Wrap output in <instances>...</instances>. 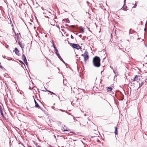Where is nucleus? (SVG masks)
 Wrapping results in <instances>:
<instances>
[{
    "label": "nucleus",
    "mask_w": 147,
    "mask_h": 147,
    "mask_svg": "<svg viewBox=\"0 0 147 147\" xmlns=\"http://www.w3.org/2000/svg\"><path fill=\"white\" fill-rule=\"evenodd\" d=\"M100 59L99 57H95L93 59V63L94 66L96 67H99L100 65Z\"/></svg>",
    "instance_id": "obj_1"
},
{
    "label": "nucleus",
    "mask_w": 147,
    "mask_h": 147,
    "mask_svg": "<svg viewBox=\"0 0 147 147\" xmlns=\"http://www.w3.org/2000/svg\"><path fill=\"white\" fill-rule=\"evenodd\" d=\"M84 61L85 62L89 58L88 52L86 51L84 53Z\"/></svg>",
    "instance_id": "obj_2"
},
{
    "label": "nucleus",
    "mask_w": 147,
    "mask_h": 147,
    "mask_svg": "<svg viewBox=\"0 0 147 147\" xmlns=\"http://www.w3.org/2000/svg\"><path fill=\"white\" fill-rule=\"evenodd\" d=\"M72 47L73 48L76 49L78 50L79 49H80L81 48V47L78 44H73L72 45Z\"/></svg>",
    "instance_id": "obj_3"
},
{
    "label": "nucleus",
    "mask_w": 147,
    "mask_h": 147,
    "mask_svg": "<svg viewBox=\"0 0 147 147\" xmlns=\"http://www.w3.org/2000/svg\"><path fill=\"white\" fill-rule=\"evenodd\" d=\"M62 129L64 131H70V130L69 129H67V128L65 125L62 126Z\"/></svg>",
    "instance_id": "obj_4"
},
{
    "label": "nucleus",
    "mask_w": 147,
    "mask_h": 147,
    "mask_svg": "<svg viewBox=\"0 0 147 147\" xmlns=\"http://www.w3.org/2000/svg\"><path fill=\"white\" fill-rule=\"evenodd\" d=\"M34 101L35 103V107L36 108H39L41 110H42V109L40 107V106L38 103H37L36 101V100L34 98Z\"/></svg>",
    "instance_id": "obj_5"
},
{
    "label": "nucleus",
    "mask_w": 147,
    "mask_h": 147,
    "mask_svg": "<svg viewBox=\"0 0 147 147\" xmlns=\"http://www.w3.org/2000/svg\"><path fill=\"white\" fill-rule=\"evenodd\" d=\"M15 53L18 55H19L20 54L19 51L18 50L17 48H15Z\"/></svg>",
    "instance_id": "obj_6"
},
{
    "label": "nucleus",
    "mask_w": 147,
    "mask_h": 147,
    "mask_svg": "<svg viewBox=\"0 0 147 147\" xmlns=\"http://www.w3.org/2000/svg\"><path fill=\"white\" fill-rule=\"evenodd\" d=\"M57 56H58L59 59H60V60L62 61L63 62V63L65 64V61L63 60V59L61 58V57L59 54H58V55Z\"/></svg>",
    "instance_id": "obj_7"
},
{
    "label": "nucleus",
    "mask_w": 147,
    "mask_h": 147,
    "mask_svg": "<svg viewBox=\"0 0 147 147\" xmlns=\"http://www.w3.org/2000/svg\"><path fill=\"white\" fill-rule=\"evenodd\" d=\"M22 58L24 61H26V60H27L26 56L23 54L22 55Z\"/></svg>",
    "instance_id": "obj_8"
},
{
    "label": "nucleus",
    "mask_w": 147,
    "mask_h": 147,
    "mask_svg": "<svg viewBox=\"0 0 147 147\" xmlns=\"http://www.w3.org/2000/svg\"><path fill=\"white\" fill-rule=\"evenodd\" d=\"M115 135H117V127H115Z\"/></svg>",
    "instance_id": "obj_9"
},
{
    "label": "nucleus",
    "mask_w": 147,
    "mask_h": 147,
    "mask_svg": "<svg viewBox=\"0 0 147 147\" xmlns=\"http://www.w3.org/2000/svg\"><path fill=\"white\" fill-rule=\"evenodd\" d=\"M107 89L108 91H111L112 90V88L109 87H107Z\"/></svg>",
    "instance_id": "obj_10"
},
{
    "label": "nucleus",
    "mask_w": 147,
    "mask_h": 147,
    "mask_svg": "<svg viewBox=\"0 0 147 147\" xmlns=\"http://www.w3.org/2000/svg\"><path fill=\"white\" fill-rule=\"evenodd\" d=\"M18 43L22 49H23V48H24V46L22 45V43L20 42H19Z\"/></svg>",
    "instance_id": "obj_11"
},
{
    "label": "nucleus",
    "mask_w": 147,
    "mask_h": 147,
    "mask_svg": "<svg viewBox=\"0 0 147 147\" xmlns=\"http://www.w3.org/2000/svg\"><path fill=\"white\" fill-rule=\"evenodd\" d=\"M55 53H56V54L57 55V56L58 55V54H59L58 53V50L57 49H55Z\"/></svg>",
    "instance_id": "obj_12"
},
{
    "label": "nucleus",
    "mask_w": 147,
    "mask_h": 147,
    "mask_svg": "<svg viewBox=\"0 0 147 147\" xmlns=\"http://www.w3.org/2000/svg\"><path fill=\"white\" fill-rule=\"evenodd\" d=\"M144 84V83L143 82H142L141 83H139V88L141 87Z\"/></svg>",
    "instance_id": "obj_13"
},
{
    "label": "nucleus",
    "mask_w": 147,
    "mask_h": 147,
    "mask_svg": "<svg viewBox=\"0 0 147 147\" xmlns=\"http://www.w3.org/2000/svg\"><path fill=\"white\" fill-rule=\"evenodd\" d=\"M47 91L48 92H50V93H52V94H53L55 95L56 96H57L56 95L55 93H54L53 92H51V91H50L49 90H47Z\"/></svg>",
    "instance_id": "obj_14"
},
{
    "label": "nucleus",
    "mask_w": 147,
    "mask_h": 147,
    "mask_svg": "<svg viewBox=\"0 0 147 147\" xmlns=\"http://www.w3.org/2000/svg\"><path fill=\"white\" fill-rule=\"evenodd\" d=\"M126 7H124L123 6L122 8L124 10L126 11L127 10L125 9Z\"/></svg>",
    "instance_id": "obj_15"
},
{
    "label": "nucleus",
    "mask_w": 147,
    "mask_h": 147,
    "mask_svg": "<svg viewBox=\"0 0 147 147\" xmlns=\"http://www.w3.org/2000/svg\"><path fill=\"white\" fill-rule=\"evenodd\" d=\"M25 63V64L27 65H28V62H27V60H26V61H24Z\"/></svg>",
    "instance_id": "obj_16"
},
{
    "label": "nucleus",
    "mask_w": 147,
    "mask_h": 147,
    "mask_svg": "<svg viewBox=\"0 0 147 147\" xmlns=\"http://www.w3.org/2000/svg\"><path fill=\"white\" fill-rule=\"evenodd\" d=\"M19 61L20 63L23 64L25 65L24 64V63L22 61L20 60Z\"/></svg>",
    "instance_id": "obj_17"
},
{
    "label": "nucleus",
    "mask_w": 147,
    "mask_h": 147,
    "mask_svg": "<svg viewBox=\"0 0 147 147\" xmlns=\"http://www.w3.org/2000/svg\"><path fill=\"white\" fill-rule=\"evenodd\" d=\"M138 75H136L135 76V79H136V80H137V79H138Z\"/></svg>",
    "instance_id": "obj_18"
},
{
    "label": "nucleus",
    "mask_w": 147,
    "mask_h": 147,
    "mask_svg": "<svg viewBox=\"0 0 147 147\" xmlns=\"http://www.w3.org/2000/svg\"><path fill=\"white\" fill-rule=\"evenodd\" d=\"M59 110L61 111H62V112H65V111L64 110L59 109Z\"/></svg>",
    "instance_id": "obj_19"
},
{
    "label": "nucleus",
    "mask_w": 147,
    "mask_h": 147,
    "mask_svg": "<svg viewBox=\"0 0 147 147\" xmlns=\"http://www.w3.org/2000/svg\"><path fill=\"white\" fill-rule=\"evenodd\" d=\"M71 38L72 39H74V37L72 36V35H71Z\"/></svg>",
    "instance_id": "obj_20"
},
{
    "label": "nucleus",
    "mask_w": 147,
    "mask_h": 147,
    "mask_svg": "<svg viewBox=\"0 0 147 147\" xmlns=\"http://www.w3.org/2000/svg\"><path fill=\"white\" fill-rule=\"evenodd\" d=\"M81 31H82V32H84V29H83V28H81Z\"/></svg>",
    "instance_id": "obj_21"
},
{
    "label": "nucleus",
    "mask_w": 147,
    "mask_h": 147,
    "mask_svg": "<svg viewBox=\"0 0 147 147\" xmlns=\"http://www.w3.org/2000/svg\"><path fill=\"white\" fill-rule=\"evenodd\" d=\"M138 80H136V79H135V78H134V79L133 80V81H137Z\"/></svg>",
    "instance_id": "obj_22"
},
{
    "label": "nucleus",
    "mask_w": 147,
    "mask_h": 147,
    "mask_svg": "<svg viewBox=\"0 0 147 147\" xmlns=\"http://www.w3.org/2000/svg\"><path fill=\"white\" fill-rule=\"evenodd\" d=\"M1 106H0V112H1L2 113V111L1 110Z\"/></svg>",
    "instance_id": "obj_23"
},
{
    "label": "nucleus",
    "mask_w": 147,
    "mask_h": 147,
    "mask_svg": "<svg viewBox=\"0 0 147 147\" xmlns=\"http://www.w3.org/2000/svg\"><path fill=\"white\" fill-rule=\"evenodd\" d=\"M2 66L1 65V62H0V67L1 68H2Z\"/></svg>",
    "instance_id": "obj_24"
},
{
    "label": "nucleus",
    "mask_w": 147,
    "mask_h": 147,
    "mask_svg": "<svg viewBox=\"0 0 147 147\" xmlns=\"http://www.w3.org/2000/svg\"><path fill=\"white\" fill-rule=\"evenodd\" d=\"M131 30L130 29V30L129 31V34L132 33H131Z\"/></svg>",
    "instance_id": "obj_25"
},
{
    "label": "nucleus",
    "mask_w": 147,
    "mask_h": 147,
    "mask_svg": "<svg viewBox=\"0 0 147 147\" xmlns=\"http://www.w3.org/2000/svg\"><path fill=\"white\" fill-rule=\"evenodd\" d=\"M79 36V37H81H81H82V35H80Z\"/></svg>",
    "instance_id": "obj_26"
},
{
    "label": "nucleus",
    "mask_w": 147,
    "mask_h": 147,
    "mask_svg": "<svg viewBox=\"0 0 147 147\" xmlns=\"http://www.w3.org/2000/svg\"><path fill=\"white\" fill-rule=\"evenodd\" d=\"M53 47H54V49L55 50V49H56V48L55 47V46H54Z\"/></svg>",
    "instance_id": "obj_27"
},
{
    "label": "nucleus",
    "mask_w": 147,
    "mask_h": 147,
    "mask_svg": "<svg viewBox=\"0 0 147 147\" xmlns=\"http://www.w3.org/2000/svg\"><path fill=\"white\" fill-rule=\"evenodd\" d=\"M113 72H114V74H116V72H115L114 71V70H113Z\"/></svg>",
    "instance_id": "obj_28"
},
{
    "label": "nucleus",
    "mask_w": 147,
    "mask_h": 147,
    "mask_svg": "<svg viewBox=\"0 0 147 147\" xmlns=\"http://www.w3.org/2000/svg\"><path fill=\"white\" fill-rule=\"evenodd\" d=\"M136 6H137V5H136V4H135V6L134 7H136Z\"/></svg>",
    "instance_id": "obj_29"
},
{
    "label": "nucleus",
    "mask_w": 147,
    "mask_h": 147,
    "mask_svg": "<svg viewBox=\"0 0 147 147\" xmlns=\"http://www.w3.org/2000/svg\"><path fill=\"white\" fill-rule=\"evenodd\" d=\"M126 2V0H124V3H125Z\"/></svg>",
    "instance_id": "obj_30"
},
{
    "label": "nucleus",
    "mask_w": 147,
    "mask_h": 147,
    "mask_svg": "<svg viewBox=\"0 0 147 147\" xmlns=\"http://www.w3.org/2000/svg\"><path fill=\"white\" fill-rule=\"evenodd\" d=\"M87 3H88V4L89 3V2L88 1H87Z\"/></svg>",
    "instance_id": "obj_31"
},
{
    "label": "nucleus",
    "mask_w": 147,
    "mask_h": 147,
    "mask_svg": "<svg viewBox=\"0 0 147 147\" xmlns=\"http://www.w3.org/2000/svg\"><path fill=\"white\" fill-rule=\"evenodd\" d=\"M49 147H53L51 145H50V146H49Z\"/></svg>",
    "instance_id": "obj_32"
},
{
    "label": "nucleus",
    "mask_w": 147,
    "mask_h": 147,
    "mask_svg": "<svg viewBox=\"0 0 147 147\" xmlns=\"http://www.w3.org/2000/svg\"><path fill=\"white\" fill-rule=\"evenodd\" d=\"M73 117V118H74V120H75V119L74 117V116Z\"/></svg>",
    "instance_id": "obj_33"
},
{
    "label": "nucleus",
    "mask_w": 147,
    "mask_h": 147,
    "mask_svg": "<svg viewBox=\"0 0 147 147\" xmlns=\"http://www.w3.org/2000/svg\"><path fill=\"white\" fill-rule=\"evenodd\" d=\"M37 147H41L40 146H38Z\"/></svg>",
    "instance_id": "obj_34"
},
{
    "label": "nucleus",
    "mask_w": 147,
    "mask_h": 147,
    "mask_svg": "<svg viewBox=\"0 0 147 147\" xmlns=\"http://www.w3.org/2000/svg\"><path fill=\"white\" fill-rule=\"evenodd\" d=\"M28 146V147H32L31 146Z\"/></svg>",
    "instance_id": "obj_35"
},
{
    "label": "nucleus",
    "mask_w": 147,
    "mask_h": 147,
    "mask_svg": "<svg viewBox=\"0 0 147 147\" xmlns=\"http://www.w3.org/2000/svg\"><path fill=\"white\" fill-rule=\"evenodd\" d=\"M57 27L59 29H60V28H59V26H57Z\"/></svg>",
    "instance_id": "obj_36"
},
{
    "label": "nucleus",
    "mask_w": 147,
    "mask_h": 147,
    "mask_svg": "<svg viewBox=\"0 0 147 147\" xmlns=\"http://www.w3.org/2000/svg\"><path fill=\"white\" fill-rule=\"evenodd\" d=\"M144 31H146V28H144Z\"/></svg>",
    "instance_id": "obj_37"
},
{
    "label": "nucleus",
    "mask_w": 147,
    "mask_h": 147,
    "mask_svg": "<svg viewBox=\"0 0 147 147\" xmlns=\"http://www.w3.org/2000/svg\"><path fill=\"white\" fill-rule=\"evenodd\" d=\"M145 46L146 47H147V46H146V44H145Z\"/></svg>",
    "instance_id": "obj_38"
},
{
    "label": "nucleus",
    "mask_w": 147,
    "mask_h": 147,
    "mask_svg": "<svg viewBox=\"0 0 147 147\" xmlns=\"http://www.w3.org/2000/svg\"><path fill=\"white\" fill-rule=\"evenodd\" d=\"M72 27H74V25H73V26H72Z\"/></svg>",
    "instance_id": "obj_39"
},
{
    "label": "nucleus",
    "mask_w": 147,
    "mask_h": 147,
    "mask_svg": "<svg viewBox=\"0 0 147 147\" xmlns=\"http://www.w3.org/2000/svg\"><path fill=\"white\" fill-rule=\"evenodd\" d=\"M110 67H111V68H112V69H113V68L111 67V66H110Z\"/></svg>",
    "instance_id": "obj_40"
},
{
    "label": "nucleus",
    "mask_w": 147,
    "mask_h": 147,
    "mask_svg": "<svg viewBox=\"0 0 147 147\" xmlns=\"http://www.w3.org/2000/svg\"><path fill=\"white\" fill-rule=\"evenodd\" d=\"M66 36H67L68 35V34H66Z\"/></svg>",
    "instance_id": "obj_41"
},
{
    "label": "nucleus",
    "mask_w": 147,
    "mask_h": 147,
    "mask_svg": "<svg viewBox=\"0 0 147 147\" xmlns=\"http://www.w3.org/2000/svg\"><path fill=\"white\" fill-rule=\"evenodd\" d=\"M8 47V45H7V47Z\"/></svg>",
    "instance_id": "obj_42"
},
{
    "label": "nucleus",
    "mask_w": 147,
    "mask_h": 147,
    "mask_svg": "<svg viewBox=\"0 0 147 147\" xmlns=\"http://www.w3.org/2000/svg\"><path fill=\"white\" fill-rule=\"evenodd\" d=\"M83 55H83V54H82V56H83Z\"/></svg>",
    "instance_id": "obj_43"
},
{
    "label": "nucleus",
    "mask_w": 147,
    "mask_h": 147,
    "mask_svg": "<svg viewBox=\"0 0 147 147\" xmlns=\"http://www.w3.org/2000/svg\"><path fill=\"white\" fill-rule=\"evenodd\" d=\"M63 91H64V88H63Z\"/></svg>",
    "instance_id": "obj_44"
},
{
    "label": "nucleus",
    "mask_w": 147,
    "mask_h": 147,
    "mask_svg": "<svg viewBox=\"0 0 147 147\" xmlns=\"http://www.w3.org/2000/svg\"><path fill=\"white\" fill-rule=\"evenodd\" d=\"M64 20H63V21Z\"/></svg>",
    "instance_id": "obj_45"
},
{
    "label": "nucleus",
    "mask_w": 147,
    "mask_h": 147,
    "mask_svg": "<svg viewBox=\"0 0 147 147\" xmlns=\"http://www.w3.org/2000/svg\"><path fill=\"white\" fill-rule=\"evenodd\" d=\"M115 76H117V75H115Z\"/></svg>",
    "instance_id": "obj_46"
}]
</instances>
